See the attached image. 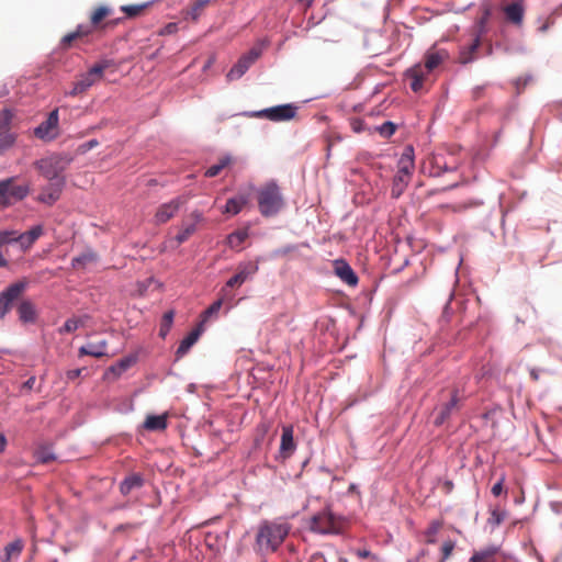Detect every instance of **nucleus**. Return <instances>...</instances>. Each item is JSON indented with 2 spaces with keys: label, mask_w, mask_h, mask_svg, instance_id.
I'll use <instances>...</instances> for the list:
<instances>
[{
  "label": "nucleus",
  "mask_w": 562,
  "mask_h": 562,
  "mask_svg": "<svg viewBox=\"0 0 562 562\" xmlns=\"http://www.w3.org/2000/svg\"><path fill=\"white\" fill-rule=\"evenodd\" d=\"M312 558L314 562H326L322 553H315Z\"/></svg>",
  "instance_id": "60"
},
{
  "label": "nucleus",
  "mask_w": 562,
  "mask_h": 562,
  "mask_svg": "<svg viewBox=\"0 0 562 562\" xmlns=\"http://www.w3.org/2000/svg\"><path fill=\"white\" fill-rule=\"evenodd\" d=\"M248 203V196L245 194H239L237 196L231 198L227 200L224 213L236 215L238 214L243 207Z\"/></svg>",
  "instance_id": "28"
},
{
  "label": "nucleus",
  "mask_w": 562,
  "mask_h": 562,
  "mask_svg": "<svg viewBox=\"0 0 562 562\" xmlns=\"http://www.w3.org/2000/svg\"><path fill=\"white\" fill-rule=\"evenodd\" d=\"M200 334L201 328L199 327L193 329L186 338L181 340L176 352L178 358L183 357L190 350V348L198 341Z\"/></svg>",
  "instance_id": "30"
},
{
  "label": "nucleus",
  "mask_w": 562,
  "mask_h": 562,
  "mask_svg": "<svg viewBox=\"0 0 562 562\" xmlns=\"http://www.w3.org/2000/svg\"><path fill=\"white\" fill-rule=\"evenodd\" d=\"M29 193L30 187L27 184H16L14 177L0 180V205L3 207L22 201Z\"/></svg>",
  "instance_id": "5"
},
{
  "label": "nucleus",
  "mask_w": 562,
  "mask_h": 562,
  "mask_svg": "<svg viewBox=\"0 0 562 562\" xmlns=\"http://www.w3.org/2000/svg\"><path fill=\"white\" fill-rule=\"evenodd\" d=\"M334 268H335L336 276L341 281H344L345 283H347L350 286H356L358 284L359 279H358L357 274L355 273V271L352 270L350 265L347 263L345 260H342V259L335 260Z\"/></svg>",
  "instance_id": "16"
},
{
  "label": "nucleus",
  "mask_w": 562,
  "mask_h": 562,
  "mask_svg": "<svg viewBox=\"0 0 562 562\" xmlns=\"http://www.w3.org/2000/svg\"><path fill=\"white\" fill-rule=\"evenodd\" d=\"M247 238L248 232L246 229L236 231L228 235L227 243L231 248H239Z\"/></svg>",
  "instance_id": "36"
},
{
  "label": "nucleus",
  "mask_w": 562,
  "mask_h": 562,
  "mask_svg": "<svg viewBox=\"0 0 562 562\" xmlns=\"http://www.w3.org/2000/svg\"><path fill=\"white\" fill-rule=\"evenodd\" d=\"M44 233L42 225H36L32 227L30 231L16 235V241L21 244L22 247L29 248L31 247L36 239H38Z\"/></svg>",
  "instance_id": "26"
},
{
  "label": "nucleus",
  "mask_w": 562,
  "mask_h": 562,
  "mask_svg": "<svg viewBox=\"0 0 562 562\" xmlns=\"http://www.w3.org/2000/svg\"><path fill=\"white\" fill-rule=\"evenodd\" d=\"M202 213L199 212V211H193L191 214H190V222H187V221H183L182 222V225H181V228L178 233V235L176 236V240L178 241V244H182L184 243L186 240L189 239V237L191 235H193L196 231V226L198 224L202 221Z\"/></svg>",
  "instance_id": "14"
},
{
  "label": "nucleus",
  "mask_w": 562,
  "mask_h": 562,
  "mask_svg": "<svg viewBox=\"0 0 562 562\" xmlns=\"http://www.w3.org/2000/svg\"><path fill=\"white\" fill-rule=\"evenodd\" d=\"M7 446V438L0 434V453L4 452Z\"/></svg>",
  "instance_id": "59"
},
{
  "label": "nucleus",
  "mask_w": 562,
  "mask_h": 562,
  "mask_svg": "<svg viewBox=\"0 0 562 562\" xmlns=\"http://www.w3.org/2000/svg\"><path fill=\"white\" fill-rule=\"evenodd\" d=\"M490 10L486 9L483 15L477 21L476 31L474 34H480V36H482L485 33V25L490 19Z\"/></svg>",
  "instance_id": "46"
},
{
  "label": "nucleus",
  "mask_w": 562,
  "mask_h": 562,
  "mask_svg": "<svg viewBox=\"0 0 562 562\" xmlns=\"http://www.w3.org/2000/svg\"><path fill=\"white\" fill-rule=\"evenodd\" d=\"M98 145H99V142L97 139H90L87 143L81 144L79 146L78 150L81 154H85V153L91 150L92 148L97 147Z\"/></svg>",
  "instance_id": "49"
},
{
  "label": "nucleus",
  "mask_w": 562,
  "mask_h": 562,
  "mask_svg": "<svg viewBox=\"0 0 562 562\" xmlns=\"http://www.w3.org/2000/svg\"><path fill=\"white\" fill-rule=\"evenodd\" d=\"M481 205V202H470L463 204H454V205H446V207L451 209L453 212H462L467 209Z\"/></svg>",
  "instance_id": "48"
},
{
  "label": "nucleus",
  "mask_w": 562,
  "mask_h": 562,
  "mask_svg": "<svg viewBox=\"0 0 562 562\" xmlns=\"http://www.w3.org/2000/svg\"><path fill=\"white\" fill-rule=\"evenodd\" d=\"M150 4V2H144L140 4H125L121 7V11L127 18H136L140 15Z\"/></svg>",
  "instance_id": "34"
},
{
  "label": "nucleus",
  "mask_w": 562,
  "mask_h": 562,
  "mask_svg": "<svg viewBox=\"0 0 562 562\" xmlns=\"http://www.w3.org/2000/svg\"><path fill=\"white\" fill-rule=\"evenodd\" d=\"M110 14V9L106 7H98L90 15V24L97 29L101 21Z\"/></svg>",
  "instance_id": "37"
},
{
  "label": "nucleus",
  "mask_w": 562,
  "mask_h": 562,
  "mask_svg": "<svg viewBox=\"0 0 562 562\" xmlns=\"http://www.w3.org/2000/svg\"><path fill=\"white\" fill-rule=\"evenodd\" d=\"M234 158L231 155H224L218 158L216 164L212 165L205 170L204 176L207 178L216 177L217 175L221 173L222 170L232 166Z\"/></svg>",
  "instance_id": "29"
},
{
  "label": "nucleus",
  "mask_w": 562,
  "mask_h": 562,
  "mask_svg": "<svg viewBox=\"0 0 562 562\" xmlns=\"http://www.w3.org/2000/svg\"><path fill=\"white\" fill-rule=\"evenodd\" d=\"M454 547H456V543L452 540H447L442 543V546H441L442 557H441L440 562H445L446 560H448L450 558Z\"/></svg>",
  "instance_id": "45"
},
{
  "label": "nucleus",
  "mask_w": 562,
  "mask_h": 562,
  "mask_svg": "<svg viewBox=\"0 0 562 562\" xmlns=\"http://www.w3.org/2000/svg\"><path fill=\"white\" fill-rule=\"evenodd\" d=\"M223 299L215 301L203 312V322H206L212 315L216 314L222 307Z\"/></svg>",
  "instance_id": "44"
},
{
  "label": "nucleus",
  "mask_w": 562,
  "mask_h": 562,
  "mask_svg": "<svg viewBox=\"0 0 562 562\" xmlns=\"http://www.w3.org/2000/svg\"><path fill=\"white\" fill-rule=\"evenodd\" d=\"M261 49L252 47L247 54L243 55L227 74L228 80L239 79L249 67L260 57Z\"/></svg>",
  "instance_id": "10"
},
{
  "label": "nucleus",
  "mask_w": 562,
  "mask_h": 562,
  "mask_svg": "<svg viewBox=\"0 0 562 562\" xmlns=\"http://www.w3.org/2000/svg\"><path fill=\"white\" fill-rule=\"evenodd\" d=\"M187 202L188 198L184 195H180L167 203L161 204L155 213V224L161 225L170 221L178 213L179 209Z\"/></svg>",
  "instance_id": "9"
},
{
  "label": "nucleus",
  "mask_w": 562,
  "mask_h": 562,
  "mask_svg": "<svg viewBox=\"0 0 562 562\" xmlns=\"http://www.w3.org/2000/svg\"><path fill=\"white\" fill-rule=\"evenodd\" d=\"M178 31V25L177 23H168L167 25L164 26V29H161V31L159 32L160 35H170V34H173Z\"/></svg>",
  "instance_id": "52"
},
{
  "label": "nucleus",
  "mask_w": 562,
  "mask_h": 562,
  "mask_svg": "<svg viewBox=\"0 0 562 562\" xmlns=\"http://www.w3.org/2000/svg\"><path fill=\"white\" fill-rule=\"evenodd\" d=\"M296 442L294 440L293 427L288 425L282 427V435L280 440V452L283 454H292L295 452Z\"/></svg>",
  "instance_id": "19"
},
{
  "label": "nucleus",
  "mask_w": 562,
  "mask_h": 562,
  "mask_svg": "<svg viewBox=\"0 0 562 562\" xmlns=\"http://www.w3.org/2000/svg\"><path fill=\"white\" fill-rule=\"evenodd\" d=\"M83 92H85V91H83V89H82V88H80V86H79V85H78V82L76 81V82L74 83L72 89L68 92V94H69V95H71V97H76V95L81 94V93H83Z\"/></svg>",
  "instance_id": "54"
},
{
  "label": "nucleus",
  "mask_w": 562,
  "mask_h": 562,
  "mask_svg": "<svg viewBox=\"0 0 562 562\" xmlns=\"http://www.w3.org/2000/svg\"><path fill=\"white\" fill-rule=\"evenodd\" d=\"M83 369H74V370H68L66 372V378L68 381H74L76 379H78L80 375H81V372H82Z\"/></svg>",
  "instance_id": "53"
},
{
  "label": "nucleus",
  "mask_w": 562,
  "mask_h": 562,
  "mask_svg": "<svg viewBox=\"0 0 562 562\" xmlns=\"http://www.w3.org/2000/svg\"><path fill=\"white\" fill-rule=\"evenodd\" d=\"M36 382V379L34 375L30 376L24 383L23 387L27 390H32L34 387V384Z\"/></svg>",
  "instance_id": "56"
},
{
  "label": "nucleus",
  "mask_w": 562,
  "mask_h": 562,
  "mask_svg": "<svg viewBox=\"0 0 562 562\" xmlns=\"http://www.w3.org/2000/svg\"><path fill=\"white\" fill-rule=\"evenodd\" d=\"M173 317H175L173 311H168L164 314L161 324H160V330H159V335L161 337H165L169 333L172 322H173Z\"/></svg>",
  "instance_id": "40"
},
{
  "label": "nucleus",
  "mask_w": 562,
  "mask_h": 562,
  "mask_svg": "<svg viewBox=\"0 0 562 562\" xmlns=\"http://www.w3.org/2000/svg\"><path fill=\"white\" fill-rule=\"evenodd\" d=\"M19 318L23 323H32L36 318L35 306L30 301H22L18 306Z\"/></svg>",
  "instance_id": "31"
},
{
  "label": "nucleus",
  "mask_w": 562,
  "mask_h": 562,
  "mask_svg": "<svg viewBox=\"0 0 562 562\" xmlns=\"http://www.w3.org/2000/svg\"><path fill=\"white\" fill-rule=\"evenodd\" d=\"M13 114L9 109L0 111V134L10 133V125Z\"/></svg>",
  "instance_id": "39"
},
{
  "label": "nucleus",
  "mask_w": 562,
  "mask_h": 562,
  "mask_svg": "<svg viewBox=\"0 0 562 562\" xmlns=\"http://www.w3.org/2000/svg\"><path fill=\"white\" fill-rule=\"evenodd\" d=\"M503 10L506 15V19L510 23L515 25H520L522 23L525 9L521 2H513L510 4H507L504 7Z\"/></svg>",
  "instance_id": "22"
},
{
  "label": "nucleus",
  "mask_w": 562,
  "mask_h": 562,
  "mask_svg": "<svg viewBox=\"0 0 562 562\" xmlns=\"http://www.w3.org/2000/svg\"><path fill=\"white\" fill-rule=\"evenodd\" d=\"M16 241V232L14 231H2L0 232V247L4 244Z\"/></svg>",
  "instance_id": "47"
},
{
  "label": "nucleus",
  "mask_w": 562,
  "mask_h": 562,
  "mask_svg": "<svg viewBox=\"0 0 562 562\" xmlns=\"http://www.w3.org/2000/svg\"><path fill=\"white\" fill-rule=\"evenodd\" d=\"M447 57V53L445 50H429L425 55V64L422 65L424 67V71L429 75L434 69H436Z\"/></svg>",
  "instance_id": "21"
},
{
  "label": "nucleus",
  "mask_w": 562,
  "mask_h": 562,
  "mask_svg": "<svg viewBox=\"0 0 562 562\" xmlns=\"http://www.w3.org/2000/svg\"><path fill=\"white\" fill-rule=\"evenodd\" d=\"M82 325V321L79 318H69L65 322L63 327L59 329L60 334H69L77 330Z\"/></svg>",
  "instance_id": "41"
},
{
  "label": "nucleus",
  "mask_w": 562,
  "mask_h": 562,
  "mask_svg": "<svg viewBox=\"0 0 562 562\" xmlns=\"http://www.w3.org/2000/svg\"><path fill=\"white\" fill-rule=\"evenodd\" d=\"M415 168L414 149L412 146L404 148L398 160V170L393 179L392 196L398 198L407 187Z\"/></svg>",
  "instance_id": "4"
},
{
  "label": "nucleus",
  "mask_w": 562,
  "mask_h": 562,
  "mask_svg": "<svg viewBox=\"0 0 562 562\" xmlns=\"http://www.w3.org/2000/svg\"><path fill=\"white\" fill-rule=\"evenodd\" d=\"M344 528V521L330 510L324 509L311 519V530L318 533H338Z\"/></svg>",
  "instance_id": "6"
},
{
  "label": "nucleus",
  "mask_w": 562,
  "mask_h": 562,
  "mask_svg": "<svg viewBox=\"0 0 562 562\" xmlns=\"http://www.w3.org/2000/svg\"><path fill=\"white\" fill-rule=\"evenodd\" d=\"M348 493L349 494H355V495H357L360 498V492L358 490V486L356 484H353V483L349 485Z\"/></svg>",
  "instance_id": "58"
},
{
  "label": "nucleus",
  "mask_w": 562,
  "mask_h": 562,
  "mask_svg": "<svg viewBox=\"0 0 562 562\" xmlns=\"http://www.w3.org/2000/svg\"><path fill=\"white\" fill-rule=\"evenodd\" d=\"M296 113L297 106L292 103H288L251 112L249 116L267 119L272 122H285L293 120L296 116Z\"/></svg>",
  "instance_id": "7"
},
{
  "label": "nucleus",
  "mask_w": 562,
  "mask_h": 562,
  "mask_svg": "<svg viewBox=\"0 0 562 562\" xmlns=\"http://www.w3.org/2000/svg\"><path fill=\"white\" fill-rule=\"evenodd\" d=\"M136 359L134 357H126L121 359L116 364L110 367L109 371L120 376L123 372H125L128 368H131L135 363Z\"/></svg>",
  "instance_id": "35"
},
{
  "label": "nucleus",
  "mask_w": 562,
  "mask_h": 562,
  "mask_svg": "<svg viewBox=\"0 0 562 562\" xmlns=\"http://www.w3.org/2000/svg\"><path fill=\"white\" fill-rule=\"evenodd\" d=\"M72 157L66 154H53L34 162V167L48 181L65 179L64 171L68 168Z\"/></svg>",
  "instance_id": "3"
},
{
  "label": "nucleus",
  "mask_w": 562,
  "mask_h": 562,
  "mask_svg": "<svg viewBox=\"0 0 562 562\" xmlns=\"http://www.w3.org/2000/svg\"><path fill=\"white\" fill-rule=\"evenodd\" d=\"M290 531L286 522L262 521L256 535V549L261 553L274 552Z\"/></svg>",
  "instance_id": "1"
},
{
  "label": "nucleus",
  "mask_w": 562,
  "mask_h": 562,
  "mask_svg": "<svg viewBox=\"0 0 562 562\" xmlns=\"http://www.w3.org/2000/svg\"><path fill=\"white\" fill-rule=\"evenodd\" d=\"M445 488L448 493L451 492V490L453 488V483L451 481H447L445 483Z\"/></svg>",
  "instance_id": "61"
},
{
  "label": "nucleus",
  "mask_w": 562,
  "mask_h": 562,
  "mask_svg": "<svg viewBox=\"0 0 562 562\" xmlns=\"http://www.w3.org/2000/svg\"><path fill=\"white\" fill-rule=\"evenodd\" d=\"M94 30L91 24H79L74 32L63 37L61 44L64 47H69L74 41L90 35Z\"/></svg>",
  "instance_id": "23"
},
{
  "label": "nucleus",
  "mask_w": 562,
  "mask_h": 562,
  "mask_svg": "<svg viewBox=\"0 0 562 562\" xmlns=\"http://www.w3.org/2000/svg\"><path fill=\"white\" fill-rule=\"evenodd\" d=\"M301 2H303L306 8H310V7H312L314 0H301Z\"/></svg>",
  "instance_id": "63"
},
{
  "label": "nucleus",
  "mask_w": 562,
  "mask_h": 562,
  "mask_svg": "<svg viewBox=\"0 0 562 562\" xmlns=\"http://www.w3.org/2000/svg\"><path fill=\"white\" fill-rule=\"evenodd\" d=\"M113 66L110 59H103L94 64L87 74L82 75L78 80V85L86 92L97 80L101 79L104 70Z\"/></svg>",
  "instance_id": "12"
},
{
  "label": "nucleus",
  "mask_w": 562,
  "mask_h": 562,
  "mask_svg": "<svg viewBox=\"0 0 562 562\" xmlns=\"http://www.w3.org/2000/svg\"><path fill=\"white\" fill-rule=\"evenodd\" d=\"M59 116H58V110H53L45 122L41 123L35 130L34 135L37 138L45 139V138H54L55 135H50V132L55 130L58 126Z\"/></svg>",
  "instance_id": "15"
},
{
  "label": "nucleus",
  "mask_w": 562,
  "mask_h": 562,
  "mask_svg": "<svg viewBox=\"0 0 562 562\" xmlns=\"http://www.w3.org/2000/svg\"><path fill=\"white\" fill-rule=\"evenodd\" d=\"M211 3V0H195L186 11V16L192 21H198L204 9Z\"/></svg>",
  "instance_id": "33"
},
{
  "label": "nucleus",
  "mask_w": 562,
  "mask_h": 562,
  "mask_svg": "<svg viewBox=\"0 0 562 562\" xmlns=\"http://www.w3.org/2000/svg\"><path fill=\"white\" fill-rule=\"evenodd\" d=\"M396 131V125L393 122H384L381 126L378 127L379 134L384 137H391Z\"/></svg>",
  "instance_id": "43"
},
{
  "label": "nucleus",
  "mask_w": 562,
  "mask_h": 562,
  "mask_svg": "<svg viewBox=\"0 0 562 562\" xmlns=\"http://www.w3.org/2000/svg\"><path fill=\"white\" fill-rule=\"evenodd\" d=\"M505 518V515L504 513L499 512V510H496L494 509L492 513H491V518H490V521L495 524V525H499Z\"/></svg>",
  "instance_id": "51"
},
{
  "label": "nucleus",
  "mask_w": 562,
  "mask_h": 562,
  "mask_svg": "<svg viewBox=\"0 0 562 562\" xmlns=\"http://www.w3.org/2000/svg\"><path fill=\"white\" fill-rule=\"evenodd\" d=\"M481 38L482 36H480V34H474V37L472 38L471 43L460 47L458 57L460 64L467 65L469 63H472L476 58V52L481 46Z\"/></svg>",
  "instance_id": "17"
},
{
  "label": "nucleus",
  "mask_w": 562,
  "mask_h": 562,
  "mask_svg": "<svg viewBox=\"0 0 562 562\" xmlns=\"http://www.w3.org/2000/svg\"><path fill=\"white\" fill-rule=\"evenodd\" d=\"M106 340H101L97 344H88L87 346H82L79 348V356H91L94 358H102L106 356Z\"/></svg>",
  "instance_id": "25"
},
{
  "label": "nucleus",
  "mask_w": 562,
  "mask_h": 562,
  "mask_svg": "<svg viewBox=\"0 0 562 562\" xmlns=\"http://www.w3.org/2000/svg\"><path fill=\"white\" fill-rule=\"evenodd\" d=\"M65 183L66 179L49 181V183L42 189L37 196V201L46 205H53L56 201L59 200Z\"/></svg>",
  "instance_id": "13"
},
{
  "label": "nucleus",
  "mask_w": 562,
  "mask_h": 562,
  "mask_svg": "<svg viewBox=\"0 0 562 562\" xmlns=\"http://www.w3.org/2000/svg\"><path fill=\"white\" fill-rule=\"evenodd\" d=\"M23 550V542L21 540H15L10 542L5 547V560L10 561L12 558H18Z\"/></svg>",
  "instance_id": "38"
},
{
  "label": "nucleus",
  "mask_w": 562,
  "mask_h": 562,
  "mask_svg": "<svg viewBox=\"0 0 562 562\" xmlns=\"http://www.w3.org/2000/svg\"><path fill=\"white\" fill-rule=\"evenodd\" d=\"M355 553L360 559H367V558L371 557V552L367 549H358V550H356Z\"/></svg>",
  "instance_id": "55"
},
{
  "label": "nucleus",
  "mask_w": 562,
  "mask_h": 562,
  "mask_svg": "<svg viewBox=\"0 0 562 562\" xmlns=\"http://www.w3.org/2000/svg\"><path fill=\"white\" fill-rule=\"evenodd\" d=\"M530 375H531L532 380L538 381L539 375H538V373L536 372V370H533V369H532V370L530 371Z\"/></svg>",
  "instance_id": "62"
},
{
  "label": "nucleus",
  "mask_w": 562,
  "mask_h": 562,
  "mask_svg": "<svg viewBox=\"0 0 562 562\" xmlns=\"http://www.w3.org/2000/svg\"><path fill=\"white\" fill-rule=\"evenodd\" d=\"M143 427L149 431H161L167 428V415H148Z\"/></svg>",
  "instance_id": "27"
},
{
  "label": "nucleus",
  "mask_w": 562,
  "mask_h": 562,
  "mask_svg": "<svg viewBox=\"0 0 562 562\" xmlns=\"http://www.w3.org/2000/svg\"><path fill=\"white\" fill-rule=\"evenodd\" d=\"M405 76L411 80V82H409L411 89L414 92H418L422 90L423 82L428 75L424 71V67L422 66V64H417V65L413 66L412 68H409L406 71Z\"/></svg>",
  "instance_id": "18"
},
{
  "label": "nucleus",
  "mask_w": 562,
  "mask_h": 562,
  "mask_svg": "<svg viewBox=\"0 0 562 562\" xmlns=\"http://www.w3.org/2000/svg\"><path fill=\"white\" fill-rule=\"evenodd\" d=\"M459 402H460V397L458 394V390H453L451 393L450 401L441 407L438 416L435 419V424L436 425L443 424L449 418L451 413L459 408Z\"/></svg>",
  "instance_id": "20"
},
{
  "label": "nucleus",
  "mask_w": 562,
  "mask_h": 562,
  "mask_svg": "<svg viewBox=\"0 0 562 562\" xmlns=\"http://www.w3.org/2000/svg\"><path fill=\"white\" fill-rule=\"evenodd\" d=\"M258 271V265L251 261L241 262L237 267V272L227 280L222 292H226L228 288L240 286L244 282L255 276Z\"/></svg>",
  "instance_id": "11"
},
{
  "label": "nucleus",
  "mask_w": 562,
  "mask_h": 562,
  "mask_svg": "<svg viewBox=\"0 0 562 562\" xmlns=\"http://www.w3.org/2000/svg\"><path fill=\"white\" fill-rule=\"evenodd\" d=\"M505 476L502 475L499 480L493 485L492 487V494L494 496H499L503 493V485H504Z\"/></svg>",
  "instance_id": "50"
},
{
  "label": "nucleus",
  "mask_w": 562,
  "mask_h": 562,
  "mask_svg": "<svg viewBox=\"0 0 562 562\" xmlns=\"http://www.w3.org/2000/svg\"><path fill=\"white\" fill-rule=\"evenodd\" d=\"M15 142V136L12 133L0 134V155L9 149Z\"/></svg>",
  "instance_id": "42"
},
{
  "label": "nucleus",
  "mask_w": 562,
  "mask_h": 562,
  "mask_svg": "<svg viewBox=\"0 0 562 562\" xmlns=\"http://www.w3.org/2000/svg\"><path fill=\"white\" fill-rule=\"evenodd\" d=\"M144 485V479L138 473L127 475L120 484V492L126 496L132 491L138 490Z\"/></svg>",
  "instance_id": "24"
},
{
  "label": "nucleus",
  "mask_w": 562,
  "mask_h": 562,
  "mask_svg": "<svg viewBox=\"0 0 562 562\" xmlns=\"http://www.w3.org/2000/svg\"><path fill=\"white\" fill-rule=\"evenodd\" d=\"M7 260L3 258L2 254L0 252V267H5Z\"/></svg>",
  "instance_id": "64"
},
{
  "label": "nucleus",
  "mask_w": 562,
  "mask_h": 562,
  "mask_svg": "<svg viewBox=\"0 0 562 562\" xmlns=\"http://www.w3.org/2000/svg\"><path fill=\"white\" fill-rule=\"evenodd\" d=\"M440 526V522H432L428 529V536H434L439 530Z\"/></svg>",
  "instance_id": "57"
},
{
  "label": "nucleus",
  "mask_w": 562,
  "mask_h": 562,
  "mask_svg": "<svg viewBox=\"0 0 562 562\" xmlns=\"http://www.w3.org/2000/svg\"><path fill=\"white\" fill-rule=\"evenodd\" d=\"M258 209L262 216L277 215L284 206L281 189L274 180L266 182L257 190Z\"/></svg>",
  "instance_id": "2"
},
{
  "label": "nucleus",
  "mask_w": 562,
  "mask_h": 562,
  "mask_svg": "<svg viewBox=\"0 0 562 562\" xmlns=\"http://www.w3.org/2000/svg\"><path fill=\"white\" fill-rule=\"evenodd\" d=\"M498 549L488 547L480 551H475L469 559V562H495Z\"/></svg>",
  "instance_id": "32"
},
{
  "label": "nucleus",
  "mask_w": 562,
  "mask_h": 562,
  "mask_svg": "<svg viewBox=\"0 0 562 562\" xmlns=\"http://www.w3.org/2000/svg\"><path fill=\"white\" fill-rule=\"evenodd\" d=\"M27 286V281L20 280L15 283H12L0 294V318H4V316L10 312L13 302L25 291Z\"/></svg>",
  "instance_id": "8"
}]
</instances>
